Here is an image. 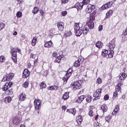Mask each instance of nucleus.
<instances>
[{
    "mask_svg": "<svg viewBox=\"0 0 127 127\" xmlns=\"http://www.w3.org/2000/svg\"><path fill=\"white\" fill-rule=\"evenodd\" d=\"M20 52L21 50L19 48H12L11 50V53L12 54V60L13 61L14 63H16L17 62V59L16 58V52Z\"/></svg>",
    "mask_w": 127,
    "mask_h": 127,
    "instance_id": "1",
    "label": "nucleus"
},
{
    "mask_svg": "<svg viewBox=\"0 0 127 127\" xmlns=\"http://www.w3.org/2000/svg\"><path fill=\"white\" fill-rule=\"evenodd\" d=\"M74 29L75 31L76 36H80L82 33H83V30L80 29L79 23H75Z\"/></svg>",
    "mask_w": 127,
    "mask_h": 127,
    "instance_id": "2",
    "label": "nucleus"
},
{
    "mask_svg": "<svg viewBox=\"0 0 127 127\" xmlns=\"http://www.w3.org/2000/svg\"><path fill=\"white\" fill-rule=\"evenodd\" d=\"M72 87L74 90L81 89L82 88V81L79 80L74 82V83H72Z\"/></svg>",
    "mask_w": 127,
    "mask_h": 127,
    "instance_id": "3",
    "label": "nucleus"
},
{
    "mask_svg": "<svg viewBox=\"0 0 127 127\" xmlns=\"http://www.w3.org/2000/svg\"><path fill=\"white\" fill-rule=\"evenodd\" d=\"M14 76V74H13V73H10L3 77V78L2 79V82H5V81H11Z\"/></svg>",
    "mask_w": 127,
    "mask_h": 127,
    "instance_id": "4",
    "label": "nucleus"
},
{
    "mask_svg": "<svg viewBox=\"0 0 127 127\" xmlns=\"http://www.w3.org/2000/svg\"><path fill=\"white\" fill-rule=\"evenodd\" d=\"M101 94L102 88H99L94 93L93 97H95V100H99V99H100V97H101Z\"/></svg>",
    "mask_w": 127,
    "mask_h": 127,
    "instance_id": "5",
    "label": "nucleus"
},
{
    "mask_svg": "<svg viewBox=\"0 0 127 127\" xmlns=\"http://www.w3.org/2000/svg\"><path fill=\"white\" fill-rule=\"evenodd\" d=\"M94 9L95 5L89 4L85 9V12L86 13H90V12H92V10H94Z\"/></svg>",
    "mask_w": 127,
    "mask_h": 127,
    "instance_id": "6",
    "label": "nucleus"
},
{
    "mask_svg": "<svg viewBox=\"0 0 127 127\" xmlns=\"http://www.w3.org/2000/svg\"><path fill=\"white\" fill-rule=\"evenodd\" d=\"M113 5V1L108 2L107 3L105 4L100 8L101 10H105V9H108L110 8L111 6Z\"/></svg>",
    "mask_w": 127,
    "mask_h": 127,
    "instance_id": "7",
    "label": "nucleus"
},
{
    "mask_svg": "<svg viewBox=\"0 0 127 127\" xmlns=\"http://www.w3.org/2000/svg\"><path fill=\"white\" fill-rule=\"evenodd\" d=\"M115 41L116 39H113L112 41H110L108 45L109 50L114 51L115 47H116V45H115Z\"/></svg>",
    "mask_w": 127,
    "mask_h": 127,
    "instance_id": "8",
    "label": "nucleus"
},
{
    "mask_svg": "<svg viewBox=\"0 0 127 127\" xmlns=\"http://www.w3.org/2000/svg\"><path fill=\"white\" fill-rule=\"evenodd\" d=\"M35 105V110H39L41 108L40 104H41V101L40 100H35L34 102Z\"/></svg>",
    "mask_w": 127,
    "mask_h": 127,
    "instance_id": "9",
    "label": "nucleus"
},
{
    "mask_svg": "<svg viewBox=\"0 0 127 127\" xmlns=\"http://www.w3.org/2000/svg\"><path fill=\"white\" fill-rule=\"evenodd\" d=\"M20 122H21V118L19 117H15L13 119L12 123L15 126H17L20 124Z\"/></svg>",
    "mask_w": 127,
    "mask_h": 127,
    "instance_id": "10",
    "label": "nucleus"
},
{
    "mask_svg": "<svg viewBox=\"0 0 127 127\" xmlns=\"http://www.w3.org/2000/svg\"><path fill=\"white\" fill-rule=\"evenodd\" d=\"M11 86H12V82H9L6 83L4 86L2 87L3 91H6V90H8V89H9Z\"/></svg>",
    "mask_w": 127,
    "mask_h": 127,
    "instance_id": "11",
    "label": "nucleus"
},
{
    "mask_svg": "<svg viewBox=\"0 0 127 127\" xmlns=\"http://www.w3.org/2000/svg\"><path fill=\"white\" fill-rule=\"evenodd\" d=\"M29 75H30V72L28 70V69H25L23 71V78L25 79L27 78V77H29Z\"/></svg>",
    "mask_w": 127,
    "mask_h": 127,
    "instance_id": "12",
    "label": "nucleus"
},
{
    "mask_svg": "<svg viewBox=\"0 0 127 127\" xmlns=\"http://www.w3.org/2000/svg\"><path fill=\"white\" fill-rule=\"evenodd\" d=\"M83 6H84V4L83 2H78L74 4L73 7L77 8V10H78V9H82V8H83Z\"/></svg>",
    "mask_w": 127,
    "mask_h": 127,
    "instance_id": "13",
    "label": "nucleus"
},
{
    "mask_svg": "<svg viewBox=\"0 0 127 127\" xmlns=\"http://www.w3.org/2000/svg\"><path fill=\"white\" fill-rule=\"evenodd\" d=\"M57 27L60 31H62L64 29V23L61 21L58 22Z\"/></svg>",
    "mask_w": 127,
    "mask_h": 127,
    "instance_id": "14",
    "label": "nucleus"
},
{
    "mask_svg": "<svg viewBox=\"0 0 127 127\" xmlns=\"http://www.w3.org/2000/svg\"><path fill=\"white\" fill-rule=\"evenodd\" d=\"M84 99H85V96L84 95L80 96L77 97V98H76V102L78 104H81V103H82V102H83V101L84 100Z\"/></svg>",
    "mask_w": 127,
    "mask_h": 127,
    "instance_id": "15",
    "label": "nucleus"
},
{
    "mask_svg": "<svg viewBox=\"0 0 127 127\" xmlns=\"http://www.w3.org/2000/svg\"><path fill=\"white\" fill-rule=\"evenodd\" d=\"M123 81L119 82L116 88V91H117V92H119V93H121L122 92V90H121V86H123Z\"/></svg>",
    "mask_w": 127,
    "mask_h": 127,
    "instance_id": "16",
    "label": "nucleus"
},
{
    "mask_svg": "<svg viewBox=\"0 0 127 127\" xmlns=\"http://www.w3.org/2000/svg\"><path fill=\"white\" fill-rule=\"evenodd\" d=\"M127 75L126 73H123L122 74L119 75V80L120 81L124 82V80L126 79V78H127Z\"/></svg>",
    "mask_w": 127,
    "mask_h": 127,
    "instance_id": "17",
    "label": "nucleus"
},
{
    "mask_svg": "<svg viewBox=\"0 0 127 127\" xmlns=\"http://www.w3.org/2000/svg\"><path fill=\"white\" fill-rule=\"evenodd\" d=\"M100 110H101L103 113H106L108 111V107L106 104H103L100 107Z\"/></svg>",
    "mask_w": 127,
    "mask_h": 127,
    "instance_id": "18",
    "label": "nucleus"
},
{
    "mask_svg": "<svg viewBox=\"0 0 127 127\" xmlns=\"http://www.w3.org/2000/svg\"><path fill=\"white\" fill-rule=\"evenodd\" d=\"M96 13H97V11L94 10L92 13H91L90 14V20H94V19H95V18L96 17L95 15Z\"/></svg>",
    "mask_w": 127,
    "mask_h": 127,
    "instance_id": "19",
    "label": "nucleus"
},
{
    "mask_svg": "<svg viewBox=\"0 0 127 127\" xmlns=\"http://www.w3.org/2000/svg\"><path fill=\"white\" fill-rule=\"evenodd\" d=\"M45 47H47V48H50V47H52L53 46V43L51 41L49 42H47L45 45Z\"/></svg>",
    "mask_w": 127,
    "mask_h": 127,
    "instance_id": "20",
    "label": "nucleus"
},
{
    "mask_svg": "<svg viewBox=\"0 0 127 127\" xmlns=\"http://www.w3.org/2000/svg\"><path fill=\"white\" fill-rule=\"evenodd\" d=\"M25 98H26L25 94L22 93L19 95V101L22 102L25 100Z\"/></svg>",
    "mask_w": 127,
    "mask_h": 127,
    "instance_id": "21",
    "label": "nucleus"
},
{
    "mask_svg": "<svg viewBox=\"0 0 127 127\" xmlns=\"http://www.w3.org/2000/svg\"><path fill=\"white\" fill-rule=\"evenodd\" d=\"M76 120L78 125H81V124H82V121H83V118H82V116L79 115L76 117Z\"/></svg>",
    "mask_w": 127,
    "mask_h": 127,
    "instance_id": "22",
    "label": "nucleus"
},
{
    "mask_svg": "<svg viewBox=\"0 0 127 127\" xmlns=\"http://www.w3.org/2000/svg\"><path fill=\"white\" fill-rule=\"evenodd\" d=\"M4 101L5 104H8V103L11 102V97L10 96H7L4 98Z\"/></svg>",
    "mask_w": 127,
    "mask_h": 127,
    "instance_id": "23",
    "label": "nucleus"
},
{
    "mask_svg": "<svg viewBox=\"0 0 127 127\" xmlns=\"http://www.w3.org/2000/svg\"><path fill=\"white\" fill-rule=\"evenodd\" d=\"M113 12H114V11L113 10H110L108 11V12L106 13V18H109V17H111V15H113Z\"/></svg>",
    "mask_w": 127,
    "mask_h": 127,
    "instance_id": "24",
    "label": "nucleus"
},
{
    "mask_svg": "<svg viewBox=\"0 0 127 127\" xmlns=\"http://www.w3.org/2000/svg\"><path fill=\"white\" fill-rule=\"evenodd\" d=\"M73 71V68H70L67 71V73L65 74L66 76H68V77H70L72 75V72Z\"/></svg>",
    "mask_w": 127,
    "mask_h": 127,
    "instance_id": "25",
    "label": "nucleus"
},
{
    "mask_svg": "<svg viewBox=\"0 0 127 127\" xmlns=\"http://www.w3.org/2000/svg\"><path fill=\"white\" fill-rule=\"evenodd\" d=\"M108 54H109V51L107 50H103L102 52V55L104 57H106V56H108Z\"/></svg>",
    "mask_w": 127,
    "mask_h": 127,
    "instance_id": "26",
    "label": "nucleus"
},
{
    "mask_svg": "<svg viewBox=\"0 0 127 127\" xmlns=\"http://www.w3.org/2000/svg\"><path fill=\"white\" fill-rule=\"evenodd\" d=\"M48 90H50L51 91H54V90H57L58 89V86H51L47 88Z\"/></svg>",
    "mask_w": 127,
    "mask_h": 127,
    "instance_id": "27",
    "label": "nucleus"
},
{
    "mask_svg": "<svg viewBox=\"0 0 127 127\" xmlns=\"http://www.w3.org/2000/svg\"><path fill=\"white\" fill-rule=\"evenodd\" d=\"M36 41H37V37H34L31 43L32 46H35V45L36 44Z\"/></svg>",
    "mask_w": 127,
    "mask_h": 127,
    "instance_id": "28",
    "label": "nucleus"
},
{
    "mask_svg": "<svg viewBox=\"0 0 127 127\" xmlns=\"http://www.w3.org/2000/svg\"><path fill=\"white\" fill-rule=\"evenodd\" d=\"M88 31L89 29H88V28L84 27L82 30V33L83 35H87Z\"/></svg>",
    "mask_w": 127,
    "mask_h": 127,
    "instance_id": "29",
    "label": "nucleus"
},
{
    "mask_svg": "<svg viewBox=\"0 0 127 127\" xmlns=\"http://www.w3.org/2000/svg\"><path fill=\"white\" fill-rule=\"evenodd\" d=\"M120 110V108L119 107V105H116L115 109H114V111L112 112V115H115V114H117L118 112Z\"/></svg>",
    "mask_w": 127,
    "mask_h": 127,
    "instance_id": "30",
    "label": "nucleus"
},
{
    "mask_svg": "<svg viewBox=\"0 0 127 127\" xmlns=\"http://www.w3.org/2000/svg\"><path fill=\"white\" fill-rule=\"evenodd\" d=\"M62 98L63 100H67V99L69 98V93H64Z\"/></svg>",
    "mask_w": 127,
    "mask_h": 127,
    "instance_id": "31",
    "label": "nucleus"
},
{
    "mask_svg": "<svg viewBox=\"0 0 127 127\" xmlns=\"http://www.w3.org/2000/svg\"><path fill=\"white\" fill-rule=\"evenodd\" d=\"M103 44L101 41H98L96 44V46L97 48H101L103 46Z\"/></svg>",
    "mask_w": 127,
    "mask_h": 127,
    "instance_id": "32",
    "label": "nucleus"
},
{
    "mask_svg": "<svg viewBox=\"0 0 127 127\" xmlns=\"http://www.w3.org/2000/svg\"><path fill=\"white\" fill-rule=\"evenodd\" d=\"M39 11V8L37 7H35L32 10V13H34V14H36Z\"/></svg>",
    "mask_w": 127,
    "mask_h": 127,
    "instance_id": "33",
    "label": "nucleus"
},
{
    "mask_svg": "<svg viewBox=\"0 0 127 127\" xmlns=\"http://www.w3.org/2000/svg\"><path fill=\"white\" fill-rule=\"evenodd\" d=\"M108 57L109 58H113V57H114V51L109 50V53L108 54Z\"/></svg>",
    "mask_w": 127,
    "mask_h": 127,
    "instance_id": "34",
    "label": "nucleus"
},
{
    "mask_svg": "<svg viewBox=\"0 0 127 127\" xmlns=\"http://www.w3.org/2000/svg\"><path fill=\"white\" fill-rule=\"evenodd\" d=\"M40 89L42 90V89H45L46 88V84L44 82H42L40 84Z\"/></svg>",
    "mask_w": 127,
    "mask_h": 127,
    "instance_id": "35",
    "label": "nucleus"
},
{
    "mask_svg": "<svg viewBox=\"0 0 127 127\" xmlns=\"http://www.w3.org/2000/svg\"><path fill=\"white\" fill-rule=\"evenodd\" d=\"M94 24L92 21H90L88 24V26L89 28H90V29H92L94 28Z\"/></svg>",
    "mask_w": 127,
    "mask_h": 127,
    "instance_id": "36",
    "label": "nucleus"
},
{
    "mask_svg": "<svg viewBox=\"0 0 127 127\" xmlns=\"http://www.w3.org/2000/svg\"><path fill=\"white\" fill-rule=\"evenodd\" d=\"M69 78H70V77H68V76H66L65 74V76L63 78L64 84H66L67 83Z\"/></svg>",
    "mask_w": 127,
    "mask_h": 127,
    "instance_id": "37",
    "label": "nucleus"
},
{
    "mask_svg": "<svg viewBox=\"0 0 127 127\" xmlns=\"http://www.w3.org/2000/svg\"><path fill=\"white\" fill-rule=\"evenodd\" d=\"M86 102H87V103H91V102L92 101V96L88 95L87 96H86Z\"/></svg>",
    "mask_w": 127,
    "mask_h": 127,
    "instance_id": "38",
    "label": "nucleus"
},
{
    "mask_svg": "<svg viewBox=\"0 0 127 127\" xmlns=\"http://www.w3.org/2000/svg\"><path fill=\"white\" fill-rule=\"evenodd\" d=\"M81 64V63H80V61H79V60L76 61L75 62V63H74V66L75 67H79V66H80V64Z\"/></svg>",
    "mask_w": 127,
    "mask_h": 127,
    "instance_id": "39",
    "label": "nucleus"
},
{
    "mask_svg": "<svg viewBox=\"0 0 127 127\" xmlns=\"http://www.w3.org/2000/svg\"><path fill=\"white\" fill-rule=\"evenodd\" d=\"M119 94H121V92L117 91V89H116V91L113 94V98H116V97H117Z\"/></svg>",
    "mask_w": 127,
    "mask_h": 127,
    "instance_id": "40",
    "label": "nucleus"
},
{
    "mask_svg": "<svg viewBox=\"0 0 127 127\" xmlns=\"http://www.w3.org/2000/svg\"><path fill=\"white\" fill-rule=\"evenodd\" d=\"M111 117L110 116V115H108L106 116L105 120L106 121V122L110 123V122H111Z\"/></svg>",
    "mask_w": 127,
    "mask_h": 127,
    "instance_id": "41",
    "label": "nucleus"
},
{
    "mask_svg": "<svg viewBox=\"0 0 127 127\" xmlns=\"http://www.w3.org/2000/svg\"><path fill=\"white\" fill-rule=\"evenodd\" d=\"M5 27V24L3 23H0V30L3 29Z\"/></svg>",
    "mask_w": 127,
    "mask_h": 127,
    "instance_id": "42",
    "label": "nucleus"
},
{
    "mask_svg": "<svg viewBox=\"0 0 127 127\" xmlns=\"http://www.w3.org/2000/svg\"><path fill=\"white\" fill-rule=\"evenodd\" d=\"M70 113L73 115V116H75V115H76V109L75 108L70 109Z\"/></svg>",
    "mask_w": 127,
    "mask_h": 127,
    "instance_id": "43",
    "label": "nucleus"
},
{
    "mask_svg": "<svg viewBox=\"0 0 127 127\" xmlns=\"http://www.w3.org/2000/svg\"><path fill=\"white\" fill-rule=\"evenodd\" d=\"M29 84V83H28V81H26L23 83V87H24V88H27V87H28Z\"/></svg>",
    "mask_w": 127,
    "mask_h": 127,
    "instance_id": "44",
    "label": "nucleus"
},
{
    "mask_svg": "<svg viewBox=\"0 0 127 127\" xmlns=\"http://www.w3.org/2000/svg\"><path fill=\"white\" fill-rule=\"evenodd\" d=\"M22 15V13H21V11H18L16 13V16H17V17H21Z\"/></svg>",
    "mask_w": 127,
    "mask_h": 127,
    "instance_id": "45",
    "label": "nucleus"
},
{
    "mask_svg": "<svg viewBox=\"0 0 127 127\" xmlns=\"http://www.w3.org/2000/svg\"><path fill=\"white\" fill-rule=\"evenodd\" d=\"M60 61H61V57L59 56L56 59V62L59 63Z\"/></svg>",
    "mask_w": 127,
    "mask_h": 127,
    "instance_id": "46",
    "label": "nucleus"
},
{
    "mask_svg": "<svg viewBox=\"0 0 127 127\" xmlns=\"http://www.w3.org/2000/svg\"><path fill=\"white\" fill-rule=\"evenodd\" d=\"M90 2V0H83L82 3L84 4H88Z\"/></svg>",
    "mask_w": 127,
    "mask_h": 127,
    "instance_id": "47",
    "label": "nucleus"
},
{
    "mask_svg": "<svg viewBox=\"0 0 127 127\" xmlns=\"http://www.w3.org/2000/svg\"><path fill=\"white\" fill-rule=\"evenodd\" d=\"M5 58L3 56H0V62H1V63H2V62H3L4 61H5Z\"/></svg>",
    "mask_w": 127,
    "mask_h": 127,
    "instance_id": "48",
    "label": "nucleus"
},
{
    "mask_svg": "<svg viewBox=\"0 0 127 127\" xmlns=\"http://www.w3.org/2000/svg\"><path fill=\"white\" fill-rule=\"evenodd\" d=\"M97 83H98V84H101V83H102V78L98 77L97 79Z\"/></svg>",
    "mask_w": 127,
    "mask_h": 127,
    "instance_id": "49",
    "label": "nucleus"
},
{
    "mask_svg": "<svg viewBox=\"0 0 127 127\" xmlns=\"http://www.w3.org/2000/svg\"><path fill=\"white\" fill-rule=\"evenodd\" d=\"M89 115L90 117H93V116H94V113L93 112V111L92 110H90L89 112Z\"/></svg>",
    "mask_w": 127,
    "mask_h": 127,
    "instance_id": "50",
    "label": "nucleus"
},
{
    "mask_svg": "<svg viewBox=\"0 0 127 127\" xmlns=\"http://www.w3.org/2000/svg\"><path fill=\"white\" fill-rule=\"evenodd\" d=\"M67 14V11H63V12H62V15H63V16H65V15H66Z\"/></svg>",
    "mask_w": 127,
    "mask_h": 127,
    "instance_id": "51",
    "label": "nucleus"
},
{
    "mask_svg": "<svg viewBox=\"0 0 127 127\" xmlns=\"http://www.w3.org/2000/svg\"><path fill=\"white\" fill-rule=\"evenodd\" d=\"M69 0H61V2L62 3H64V4H65V3H67V2H68Z\"/></svg>",
    "mask_w": 127,
    "mask_h": 127,
    "instance_id": "52",
    "label": "nucleus"
},
{
    "mask_svg": "<svg viewBox=\"0 0 127 127\" xmlns=\"http://www.w3.org/2000/svg\"><path fill=\"white\" fill-rule=\"evenodd\" d=\"M104 99L105 101H108V100H109V95H106L104 96Z\"/></svg>",
    "mask_w": 127,
    "mask_h": 127,
    "instance_id": "53",
    "label": "nucleus"
},
{
    "mask_svg": "<svg viewBox=\"0 0 127 127\" xmlns=\"http://www.w3.org/2000/svg\"><path fill=\"white\" fill-rule=\"evenodd\" d=\"M98 30L99 31H102L103 30V25H100L98 27Z\"/></svg>",
    "mask_w": 127,
    "mask_h": 127,
    "instance_id": "54",
    "label": "nucleus"
},
{
    "mask_svg": "<svg viewBox=\"0 0 127 127\" xmlns=\"http://www.w3.org/2000/svg\"><path fill=\"white\" fill-rule=\"evenodd\" d=\"M40 13H41L42 16L44 15V11H43V10H40Z\"/></svg>",
    "mask_w": 127,
    "mask_h": 127,
    "instance_id": "55",
    "label": "nucleus"
},
{
    "mask_svg": "<svg viewBox=\"0 0 127 127\" xmlns=\"http://www.w3.org/2000/svg\"><path fill=\"white\" fill-rule=\"evenodd\" d=\"M8 92V95H12V93H13V91H12V89L9 90Z\"/></svg>",
    "mask_w": 127,
    "mask_h": 127,
    "instance_id": "56",
    "label": "nucleus"
},
{
    "mask_svg": "<svg viewBox=\"0 0 127 127\" xmlns=\"http://www.w3.org/2000/svg\"><path fill=\"white\" fill-rule=\"evenodd\" d=\"M70 35H72L71 31H69L66 34V36H70Z\"/></svg>",
    "mask_w": 127,
    "mask_h": 127,
    "instance_id": "57",
    "label": "nucleus"
},
{
    "mask_svg": "<svg viewBox=\"0 0 127 127\" xmlns=\"http://www.w3.org/2000/svg\"><path fill=\"white\" fill-rule=\"evenodd\" d=\"M36 55H33V54H31V58H32L33 59H35V57Z\"/></svg>",
    "mask_w": 127,
    "mask_h": 127,
    "instance_id": "58",
    "label": "nucleus"
},
{
    "mask_svg": "<svg viewBox=\"0 0 127 127\" xmlns=\"http://www.w3.org/2000/svg\"><path fill=\"white\" fill-rule=\"evenodd\" d=\"M101 124L100 123H97L96 125H94V127H100Z\"/></svg>",
    "mask_w": 127,
    "mask_h": 127,
    "instance_id": "59",
    "label": "nucleus"
},
{
    "mask_svg": "<svg viewBox=\"0 0 127 127\" xmlns=\"http://www.w3.org/2000/svg\"><path fill=\"white\" fill-rule=\"evenodd\" d=\"M62 109L63 111H65L66 110V106H63L62 107Z\"/></svg>",
    "mask_w": 127,
    "mask_h": 127,
    "instance_id": "60",
    "label": "nucleus"
},
{
    "mask_svg": "<svg viewBox=\"0 0 127 127\" xmlns=\"http://www.w3.org/2000/svg\"><path fill=\"white\" fill-rule=\"evenodd\" d=\"M124 35H127V28L124 32Z\"/></svg>",
    "mask_w": 127,
    "mask_h": 127,
    "instance_id": "61",
    "label": "nucleus"
},
{
    "mask_svg": "<svg viewBox=\"0 0 127 127\" xmlns=\"http://www.w3.org/2000/svg\"><path fill=\"white\" fill-rule=\"evenodd\" d=\"M80 70H81V71H84V70H85V67L83 66H82L81 67H80Z\"/></svg>",
    "mask_w": 127,
    "mask_h": 127,
    "instance_id": "62",
    "label": "nucleus"
},
{
    "mask_svg": "<svg viewBox=\"0 0 127 127\" xmlns=\"http://www.w3.org/2000/svg\"><path fill=\"white\" fill-rule=\"evenodd\" d=\"M53 57H56V56H57V53H53Z\"/></svg>",
    "mask_w": 127,
    "mask_h": 127,
    "instance_id": "63",
    "label": "nucleus"
},
{
    "mask_svg": "<svg viewBox=\"0 0 127 127\" xmlns=\"http://www.w3.org/2000/svg\"><path fill=\"white\" fill-rule=\"evenodd\" d=\"M20 127H25V126L24 125H21Z\"/></svg>",
    "mask_w": 127,
    "mask_h": 127,
    "instance_id": "64",
    "label": "nucleus"
}]
</instances>
